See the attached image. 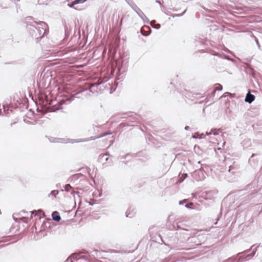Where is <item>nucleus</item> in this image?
Returning <instances> with one entry per match:
<instances>
[{"mask_svg": "<svg viewBox=\"0 0 262 262\" xmlns=\"http://www.w3.org/2000/svg\"><path fill=\"white\" fill-rule=\"evenodd\" d=\"M34 23L39 26L37 28L32 24H28L27 28L31 36L38 41L47 33L48 26L44 21H39Z\"/></svg>", "mask_w": 262, "mask_h": 262, "instance_id": "nucleus-1", "label": "nucleus"}, {"mask_svg": "<svg viewBox=\"0 0 262 262\" xmlns=\"http://www.w3.org/2000/svg\"><path fill=\"white\" fill-rule=\"evenodd\" d=\"M256 244L253 245L250 249H247L242 252H239L235 256L237 257L239 261L249 259L253 257L256 254V249L253 248Z\"/></svg>", "mask_w": 262, "mask_h": 262, "instance_id": "nucleus-2", "label": "nucleus"}, {"mask_svg": "<svg viewBox=\"0 0 262 262\" xmlns=\"http://www.w3.org/2000/svg\"><path fill=\"white\" fill-rule=\"evenodd\" d=\"M130 3L129 6L137 13L143 21L144 23H148L149 21L148 18L142 10L134 3L130 2Z\"/></svg>", "mask_w": 262, "mask_h": 262, "instance_id": "nucleus-3", "label": "nucleus"}, {"mask_svg": "<svg viewBox=\"0 0 262 262\" xmlns=\"http://www.w3.org/2000/svg\"><path fill=\"white\" fill-rule=\"evenodd\" d=\"M89 252L85 250H82L79 252V254L74 253L71 254L64 262H69L70 260V262H74V260H78L80 259H85L86 260H88V258L85 256H80V254H89Z\"/></svg>", "mask_w": 262, "mask_h": 262, "instance_id": "nucleus-4", "label": "nucleus"}, {"mask_svg": "<svg viewBox=\"0 0 262 262\" xmlns=\"http://www.w3.org/2000/svg\"><path fill=\"white\" fill-rule=\"evenodd\" d=\"M104 83L105 82L103 81H100V80H98V81H97L96 82L93 83L92 84H91V86L90 88V91L93 92L94 91H95V90L94 89V88L95 87L97 88L98 86H99V89L100 91L102 90V87L104 88V89H107V90L110 89L111 86H110V83L105 84L104 85Z\"/></svg>", "mask_w": 262, "mask_h": 262, "instance_id": "nucleus-5", "label": "nucleus"}, {"mask_svg": "<svg viewBox=\"0 0 262 262\" xmlns=\"http://www.w3.org/2000/svg\"><path fill=\"white\" fill-rule=\"evenodd\" d=\"M64 190L67 192H71V194L73 195V197L75 198V194H77L78 196L79 193L78 192H76L73 190V187L70 185V184H68L64 186Z\"/></svg>", "mask_w": 262, "mask_h": 262, "instance_id": "nucleus-6", "label": "nucleus"}, {"mask_svg": "<svg viewBox=\"0 0 262 262\" xmlns=\"http://www.w3.org/2000/svg\"><path fill=\"white\" fill-rule=\"evenodd\" d=\"M255 97L254 95L250 93H248L245 97V101L249 103H251L255 100Z\"/></svg>", "mask_w": 262, "mask_h": 262, "instance_id": "nucleus-7", "label": "nucleus"}, {"mask_svg": "<svg viewBox=\"0 0 262 262\" xmlns=\"http://www.w3.org/2000/svg\"><path fill=\"white\" fill-rule=\"evenodd\" d=\"M199 236H200L190 237L188 239V241L189 243H195V245L197 246L201 245L202 243L199 240Z\"/></svg>", "mask_w": 262, "mask_h": 262, "instance_id": "nucleus-8", "label": "nucleus"}, {"mask_svg": "<svg viewBox=\"0 0 262 262\" xmlns=\"http://www.w3.org/2000/svg\"><path fill=\"white\" fill-rule=\"evenodd\" d=\"M110 134H111V133H104V134H102L101 135H100L99 136H97V137H89V138H84V139H83V140H86L85 142L89 141H91V140H96L97 139L100 138L101 137H104V136H106L107 135H110Z\"/></svg>", "mask_w": 262, "mask_h": 262, "instance_id": "nucleus-9", "label": "nucleus"}, {"mask_svg": "<svg viewBox=\"0 0 262 262\" xmlns=\"http://www.w3.org/2000/svg\"><path fill=\"white\" fill-rule=\"evenodd\" d=\"M52 217L54 221L56 222H59L61 220L59 212L57 211H54L52 213Z\"/></svg>", "mask_w": 262, "mask_h": 262, "instance_id": "nucleus-10", "label": "nucleus"}, {"mask_svg": "<svg viewBox=\"0 0 262 262\" xmlns=\"http://www.w3.org/2000/svg\"><path fill=\"white\" fill-rule=\"evenodd\" d=\"M87 0H74L70 3L68 4V6L70 8H74V6L75 5H77L79 4H82L84 2H86Z\"/></svg>", "mask_w": 262, "mask_h": 262, "instance_id": "nucleus-11", "label": "nucleus"}, {"mask_svg": "<svg viewBox=\"0 0 262 262\" xmlns=\"http://www.w3.org/2000/svg\"><path fill=\"white\" fill-rule=\"evenodd\" d=\"M31 213L32 215L34 214L35 215H37L38 213L39 214V218H40L41 216H42L43 217L45 216V213L41 209H38V210H34L31 211Z\"/></svg>", "mask_w": 262, "mask_h": 262, "instance_id": "nucleus-12", "label": "nucleus"}, {"mask_svg": "<svg viewBox=\"0 0 262 262\" xmlns=\"http://www.w3.org/2000/svg\"><path fill=\"white\" fill-rule=\"evenodd\" d=\"M215 85H216V87L214 88V89L211 94L212 96H214L215 92L216 91H222L223 90V86L221 84H220L219 83H216L215 84Z\"/></svg>", "mask_w": 262, "mask_h": 262, "instance_id": "nucleus-13", "label": "nucleus"}, {"mask_svg": "<svg viewBox=\"0 0 262 262\" xmlns=\"http://www.w3.org/2000/svg\"><path fill=\"white\" fill-rule=\"evenodd\" d=\"M83 175L80 173H77V174H74L73 175L71 178H70V182L73 181V180H78L79 179L80 177H83Z\"/></svg>", "mask_w": 262, "mask_h": 262, "instance_id": "nucleus-14", "label": "nucleus"}, {"mask_svg": "<svg viewBox=\"0 0 262 262\" xmlns=\"http://www.w3.org/2000/svg\"><path fill=\"white\" fill-rule=\"evenodd\" d=\"M223 262H241L236 256H232Z\"/></svg>", "mask_w": 262, "mask_h": 262, "instance_id": "nucleus-15", "label": "nucleus"}, {"mask_svg": "<svg viewBox=\"0 0 262 262\" xmlns=\"http://www.w3.org/2000/svg\"><path fill=\"white\" fill-rule=\"evenodd\" d=\"M69 140L68 142L71 143H79V142H85L86 140H83V139H68Z\"/></svg>", "mask_w": 262, "mask_h": 262, "instance_id": "nucleus-16", "label": "nucleus"}, {"mask_svg": "<svg viewBox=\"0 0 262 262\" xmlns=\"http://www.w3.org/2000/svg\"><path fill=\"white\" fill-rule=\"evenodd\" d=\"M50 141L51 142H60V143H63L64 142V139H59V138H50Z\"/></svg>", "mask_w": 262, "mask_h": 262, "instance_id": "nucleus-17", "label": "nucleus"}, {"mask_svg": "<svg viewBox=\"0 0 262 262\" xmlns=\"http://www.w3.org/2000/svg\"><path fill=\"white\" fill-rule=\"evenodd\" d=\"M192 137L194 139H202L205 137L203 134H200L199 133H195Z\"/></svg>", "mask_w": 262, "mask_h": 262, "instance_id": "nucleus-18", "label": "nucleus"}, {"mask_svg": "<svg viewBox=\"0 0 262 262\" xmlns=\"http://www.w3.org/2000/svg\"><path fill=\"white\" fill-rule=\"evenodd\" d=\"M59 193V191L57 190H54L51 191V192L49 194L48 197H50L51 196H53V198H55L57 194Z\"/></svg>", "mask_w": 262, "mask_h": 262, "instance_id": "nucleus-19", "label": "nucleus"}, {"mask_svg": "<svg viewBox=\"0 0 262 262\" xmlns=\"http://www.w3.org/2000/svg\"><path fill=\"white\" fill-rule=\"evenodd\" d=\"M214 55L219 56V57L223 58V59H226L228 60H230V58L229 56L224 55V54H221L217 53L215 54Z\"/></svg>", "mask_w": 262, "mask_h": 262, "instance_id": "nucleus-20", "label": "nucleus"}, {"mask_svg": "<svg viewBox=\"0 0 262 262\" xmlns=\"http://www.w3.org/2000/svg\"><path fill=\"white\" fill-rule=\"evenodd\" d=\"M135 215V213L133 212H130L129 209H128L125 212V216L127 217L132 218Z\"/></svg>", "mask_w": 262, "mask_h": 262, "instance_id": "nucleus-21", "label": "nucleus"}, {"mask_svg": "<svg viewBox=\"0 0 262 262\" xmlns=\"http://www.w3.org/2000/svg\"><path fill=\"white\" fill-rule=\"evenodd\" d=\"M210 130H211V132H212V134L214 136H216V135H218L219 134V133L222 132L221 129L220 128L219 129H216V128L211 129Z\"/></svg>", "mask_w": 262, "mask_h": 262, "instance_id": "nucleus-22", "label": "nucleus"}, {"mask_svg": "<svg viewBox=\"0 0 262 262\" xmlns=\"http://www.w3.org/2000/svg\"><path fill=\"white\" fill-rule=\"evenodd\" d=\"M92 253L93 254H92L91 256L95 257V256H97L98 257H100V252L97 250H94L92 251Z\"/></svg>", "mask_w": 262, "mask_h": 262, "instance_id": "nucleus-23", "label": "nucleus"}, {"mask_svg": "<svg viewBox=\"0 0 262 262\" xmlns=\"http://www.w3.org/2000/svg\"><path fill=\"white\" fill-rule=\"evenodd\" d=\"M99 158L101 160H104L105 161H107L108 160L107 154H101L99 156Z\"/></svg>", "mask_w": 262, "mask_h": 262, "instance_id": "nucleus-24", "label": "nucleus"}, {"mask_svg": "<svg viewBox=\"0 0 262 262\" xmlns=\"http://www.w3.org/2000/svg\"><path fill=\"white\" fill-rule=\"evenodd\" d=\"M119 16L118 17V19H119ZM123 19V17H122L119 23H118V19H117V23L118 25V29H119V31H120L121 27L122 25Z\"/></svg>", "mask_w": 262, "mask_h": 262, "instance_id": "nucleus-25", "label": "nucleus"}, {"mask_svg": "<svg viewBox=\"0 0 262 262\" xmlns=\"http://www.w3.org/2000/svg\"><path fill=\"white\" fill-rule=\"evenodd\" d=\"M155 22H156V21H155V20H152V21H151L150 23V25L151 26V27H152V28H155V29H158L160 28V27H161V25H160V24H156L155 26H154L152 25V23H155Z\"/></svg>", "mask_w": 262, "mask_h": 262, "instance_id": "nucleus-26", "label": "nucleus"}, {"mask_svg": "<svg viewBox=\"0 0 262 262\" xmlns=\"http://www.w3.org/2000/svg\"><path fill=\"white\" fill-rule=\"evenodd\" d=\"M229 95H230V96H231V97H234V94H231V93H229V92H226V93H225L223 94V96H222L220 97V98H222V97H227V96H229Z\"/></svg>", "mask_w": 262, "mask_h": 262, "instance_id": "nucleus-27", "label": "nucleus"}, {"mask_svg": "<svg viewBox=\"0 0 262 262\" xmlns=\"http://www.w3.org/2000/svg\"><path fill=\"white\" fill-rule=\"evenodd\" d=\"M187 177V173H183L182 175V177L180 178V182H183L186 178Z\"/></svg>", "mask_w": 262, "mask_h": 262, "instance_id": "nucleus-28", "label": "nucleus"}, {"mask_svg": "<svg viewBox=\"0 0 262 262\" xmlns=\"http://www.w3.org/2000/svg\"><path fill=\"white\" fill-rule=\"evenodd\" d=\"M193 206V203L192 202L187 203L185 205V207L188 209H192V207Z\"/></svg>", "mask_w": 262, "mask_h": 262, "instance_id": "nucleus-29", "label": "nucleus"}, {"mask_svg": "<svg viewBox=\"0 0 262 262\" xmlns=\"http://www.w3.org/2000/svg\"><path fill=\"white\" fill-rule=\"evenodd\" d=\"M255 156V154H253L251 157L250 158V159H249V163L251 165L252 164V162H253V163H254V160L252 159V158H253L254 156Z\"/></svg>", "mask_w": 262, "mask_h": 262, "instance_id": "nucleus-30", "label": "nucleus"}, {"mask_svg": "<svg viewBox=\"0 0 262 262\" xmlns=\"http://www.w3.org/2000/svg\"><path fill=\"white\" fill-rule=\"evenodd\" d=\"M58 108H53V107H50L48 108V111L51 112H54L57 111Z\"/></svg>", "mask_w": 262, "mask_h": 262, "instance_id": "nucleus-31", "label": "nucleus"}, {"mask_svg": "<svg viewBox=\"0 0 262 262\" xmlns=\"http://www.w3.org/2000/svg\"><path fill=\"white\" fill-rule=\"evenodd\" d=\"M187 202V200L184 199V200L180 201L179 204L180 205H183L184 203H186Z\"/></svg>", "mask_w": 262, "mask_h": 262, "instance_id": "nucleus-32", "label": "nucleus"}, {"mask_svg": "<svg viewBox=\"0 0 262 262\" xmlns=\"http://www.w3.org/2000/svg\"><path fill=\"white\" fill-rule=\"evenodd\" d=\"M186 10H185L182 14L172 15V16L173 17H174L176 16H181L184 14V13L186 12Z\"/></svg>", "mask_w": 262, "mask_h": 262, "instance_id": "nucleus-33", "label": "nucleus"}, {"mask_svg": "<svg viewBox=\"0 0 262 262\" xmlns=\"http://www.w3.org/2000/svg\"><path fill=\"white\" fill-rule=\"evenodd\" d=\"M254 38L255 41L258 48L259 49L260 46V44L259 43L258 39L255 36H254Z\"/></svg>", "mask_w": 262, "mask_h": 262, "instance_id": "nucleus-34", "label": "nucleus"}, {"mask_svg": "<svg viewBox=\"0 0 262 262\" xmlns=\"http://www.w3.org/2000/svg\"><path fill=\"white\" fill-rule=\"evenodd\" d=\"M13 219L16 222H19V220H21L20 218H15L14 216H13Z\"/></svg>", "mask_w": 262, "mask_h": 262, "instance_id": "nucleus-35", "label": "nucleus"}, {"mask_svg": "<svg viewBox=\"0 0 262 262\" xmlns=\"http://www.w3.org/2000/svg\"><path fill=\"white\" fill-rule=\"evenodd\" d=\"M219 215H220V216H218V217H217V219H216V222L215 223V224H217V221L220 220V217L222 216V213H221V212H220V213Z\"/></svg>", "mask_w": 262, "mask_h": 262, "instance_id": "nucleus-36", "label": "nucleus"}, {"mask_svg": "<svg viewBox=\"0 0 262 262\" xmlns=\"http://www.w3.org/2000/svg\"><path fill=\"white\" fill-rule=\"evenodd\" d=\"M212 132H211V130H210L209 132L207 131L206 132V135L209 136L210 135H212Z\"/></svg>", "mask_w": 262, "mask_h": 262, "instance_id": "nucleus-37", "label": "nucleus"}, {"mask_svg": "<svg viewBox=\"0 0 262 262\" xmlns=\"http://www.w3.org/2000/svg\"><path fill=\"white\" fill-rule=\"evenodd\" d=\"M259 247H262V245L261 244H259L258 245H257L255 247H254V248H256V250Z\"/></svg>", "mask_w": 262, "mask_h": 262, "instance_id": "nucleus-38", "label": "nucleus"}, {"mask_svg": "<svg viewBox=\"0 0 262 262\" xmlns=\"http://www.w3.org/2000/svg\"><path fill=\"white\" fill-rule=\"evenodd\" d=\"M125 1L127 2V3L128 4V5L129 6V4H130V3L132 2V3H134L132 0H125Z\"/></svg>", "mask_w": 262, "mask_h": 262, "instance_id": "nucleus-39", "label": "nucleus"}, {"mask_svg": "<svg viewBox=\"0 0 262 262\" xmlns=\"http://www.w3.org/2000/svg\"><path fill=\"white\" fill-rule=\"evenodd\" d=\"M3 108L4 109V112H8V110H6V107L4 105H3Z\"/></svg>", "mask_w": 262, "mask_h": 262, "instance_id": "nucleus-40", "label": "nucleus"}, {"mask_svg": "<svg viewBox=\"0 0 262 262\" xmlns=\"http://www.w3.org/2000/svg\"><path fill=\"white\" fill-rule=\"evenodd\" d=\"M189 128H190V127H189V126H186L185 127V129L186 130H189Z\"/></svg>", "mask_w": 262, "mask_h": 262, "instance_id": "nucleus-41", "label": "nucleus"}, {"mask_svg": "<svg viewBox=\"0 0 262 262\" xmlns=\"http://www.w3.org/2000/svg\"><path fill=\"white\" fill-rule=\"evenodd\" d=\"M192 195L193 198H195L196 196V194L194 193H192Z\"/></svg>", "mask_w": 262, "mask_h": 262, "instance_id": "nucleus-42", "label": "nucleus"}, {"mask_svg": "<svg viewBox=\"0 0 262 262\" xmlns=\"http://www.w3.org/2000/svg\"><path fill=\"white\" fill-rule=\"evenodd\" d=\"M156 2L158 4H160V5H161V2L158 1H156Z\"/></svg>", "mask_w": 262, "mask_h": 262, "instance_id": "nucleus-43", "label": "nucleus"}, {"mask_svg": "<svg viewBox=\"0 0 262 262\" xmlns=\"http://www.w3.org/2000/svg\"><path fill=\"white\" fill-rule=\"evenodd\" d=\"M231 169H232V167H231V166H230V167H229V172H231Z\"/></svg>", "mask_w": 262, "mask_h": 262, "instance_id": "nucleus-44", "label": "nucleus"}, {"mask_svg": "<svg viewBox=\"0 0 262 262\" xmlns=\"http://www.w3.org/2000/svg\"><path fill=\"white\" fill-rule=\"evenodd\" d=\"M68 29L67 27H64V29H65V32H67V29Z\"/></svg>", "mask_w": 262, "mask_h": 262, "instance_id": "nucleus-45", "label": "nucleus"}, {"mask_svg": "<svg viewBox=\"0 0 262 262\" xmlns=\"http://www.w3.org/2000/svg\"><path fill=\"white\" fill-rule=\"evenodd\" d=\"M159 237L161 239V240L162 241V242L164 243V242H163L162 238H161V237L160 235H159Z\"/></svg>", "mask_w": 262, "mask_h": 262, "instance_id": "nucleus-46", "label": "nucleus"}, {"mask_svg": "<svg viewBox=\"0 0 262 262\" xmlns=\"http://www.w3.org/2000/svg\"><path fill=\"white\" fill-rule=\"evenodd\" d=\"M142 35H143V36H147V35H148V34H147V35H146V34H143V33H142Z\"/></svg>", "mask_w": 262, "mask_h": 262, "instance_id": "nucleus-47", "label": "nucleus"}, {"mask_svg": "<svg viewBox=\"0 0 262 262\" xmlns=\"http://www.w3.org/2000/svg\"><path fill=\"white\" fill-rule=\"evenodd\" d=\"M37 111L38 112H40V111H39V108H37Z\"/></svg>", "mask_w": 262, "mask_h": 262, "instance_id": "nucleus-48", "label": "nucleus"}, {"mask_svg": "<svg viewBox=\"0 0 262 262\" xmlns=\"http://www.w3.org/2000/svg\"><path fill=\"white\" fill-rule=\"evenodd\" d=\"M16 2H19V0H15Z\"/></svg>", "mask_w": 262, "mask_h": 262, "instance_id": "nucleus-49", "label": "nucleus"}, {"mask_svg": "<svg viewBox=\"0 0 262 262\" xmlns=\"http://www.w3.org/2000/svg\"><path fill=\"white\" fill-rule=\"evenodd\" d=\"M121 158H123V159H124L125 158V157H122Z\"/></svg>", "mask_w": 262, "mask_h": 262, "instance_id": "nucleus-50", "label": "nucleus"}]
</instances>
